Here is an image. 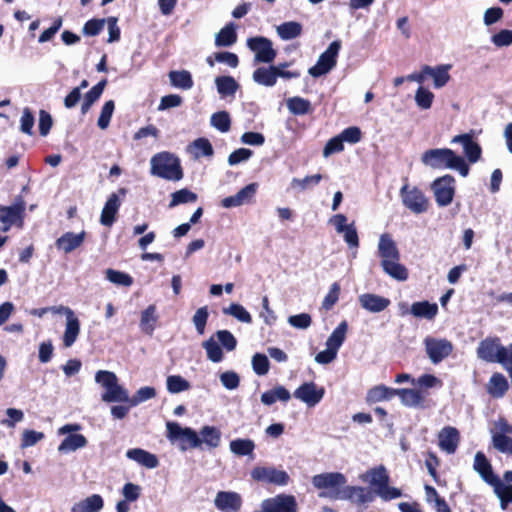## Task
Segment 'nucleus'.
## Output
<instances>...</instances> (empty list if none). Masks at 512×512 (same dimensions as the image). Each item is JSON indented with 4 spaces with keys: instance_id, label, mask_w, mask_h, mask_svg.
I'll return each instance as SVG.
<instances>
[{
    "instance_id": "f257e3e1",
    "label": "nucleus",
    "mask_w": 512,
    "mask_h": 512,
    "mask_svg": "<svg viewBox=\"0 0 512 512\" xmlns=\"http://www.w3.org/2000/svg\"><path fill=\"white\" fill-rule=\"evenodd\" d=\"M378 254L381 257V267L390 277L405 281L408 278V270L400 261V253L392 237L384 233L380 235L378 242Z\"/></svg>"
},
{
    "instance_id": "f03ea898",
    "label": "nucleus",
    "mask_w": 512,
    "mask_h": 512,
    "mask_svg": "<svg viewBox=\"0 0 512 512\" xmlns=\"http://www.w3.org/2000/svg\"><path fill=\"white\" fill-rule=\"evenodd\" d=\"M421 162L433 169H452L463 177L469 173V166L462 156L448 148H435L425 151L421 156Z\"/></svg>"
},
{
    "instance_id": "7ed1b4c3",
    "label": "nucleus",
    "mask_w": 512,
    "mask_h": 512,
    "mask_svg": "<svg viewBox=\"0 0 512 512\" xmlns=\"http://www.w3.org/2000/svg\"><path fill=\"white\" fill-rule=\"evenodd\" d=\"M362 482L368 483L373 488V494L383 501H390L401 497V490L389 486V474L383 465L371 468L359 476Z\"/></svg>"
},
{
    "instance_id": "20e7f679",
    "label": "nucleus",
    "mask_w": 512,
    "mask_h": 512,
    "mask_svg": "<svg viewBox=\"0 0 512 512\" xmlns=\"http://www.w3.org/2000/svg\"><path fill=\"white\" fill-rule=\"evenodd\" d=\"M151 174L169 181H179L183 178L180 159L173 153L160 152L151 160Z\"/></svg>"
},
{
    "instance_id": "39448f33",
    "label": "nucleus",
    "mask_w": 512,
    "mask_h": 512,
    "mask_svg": "<svg viewBox=\"0 0 512 512\" xmlns=\"http://www.w3.org/2000/svg\"><path fill=\"white\" fill-rule=\"evenodd\" d=\"M95 382L105 389L102 401L125 402L129 400V392L118 384V378L114 372L99 370L95 374Z\"/></svg>"
},
{
    "instance_id": "423d86ee",
    "label": "nucleus",
    "mask_w": 512,
    "mask_h": 512,
    "mask_svg": "<svg viewBox=\"0 0 512 512\" xmlns=\"http://www.w3.org/2000/svg\"><path fill=\"white\" fill-rule=\"evenodd\" d=\"M167 438L171 443H178L181 451L201 446L199 435L190 427H182L176 422H167Z\"/></svg>"
},
{
    "instance_id": "0eeeda50",
    "label": "nucleus",
    "mask_w": 512,
    "mask_h": 512,
    "mask_svg": "<svg viewBox=\"0 0 512 512\" xmlns=\"http://www.w3.org/2000/svg\"><path fill=\"white\" fill-rule=\"evenodd\" d=\"M399 194L404 207L412 213L419 215L427 212L429 200L418 187L404 184Z\"/></svg>"
},
{
    "instance_id": "6e6552de",
    "label": "nucleus",
    "mask_w": 512,
    "mask_h": 512,
    "mask_svg": "<svg viewBox=\"0 0 512 512\" xmlns=\"http://www.w3.org/2000/svg\"><path fill=\"white\" fill-rule=\"evenodd\" d=\"M347 482L346 477L340 472H326L314 475L312 477V484L315 488L326 490L320 493V497H328L335 499L333 496L336 491L342 490Z\"/></svg>"
},
{
    "instance_id": "1a4fd4ad",
    "label": "nucleus",
    "mask_w": 512,
    "mask_h": 512,
    "mask_svg": "<svg viewBox=\"0 0 512 512\" xmlns=\"http://www.w3.org/2000/svg\"><path fill=\"white\" fill-rule=\"evenodd\" d=\"M341 49V41L335 40L319 56L316 64L309 68L308 73L312 77H321L329 73L337 64V57Z\"/></svg>"
},
{
    "instance_id": "9d476101",
    "label": "nucleus",
    "mask_w": 512,
    "mask_h": 512,
    "mask_svg": "<svg viewBox=\"0 0 512 512\" xmlns=\"http://www.w3.org/2000/svg\"><path fill=\"white\" fill-rule=\"evenodd\" d=\"M298 505L296 498L290 494H278L274 497L263 500L260 509L254 512H297Z\"/></svg>"
},
{
    "instance_id": "9b49d317",
    "label": "nucleus",
    "mask_w": 512,
    "mask_h": 512,
    "mask_svg": "<svg viewBox=\"0 0 512 512\" xmlns=\"http://www.w3.org/2000/svg\"><path fill=\"white\" fill-rule=\"evenodd\" d=\"M251 477L256 481L276 486H286L290 481V476L286 471L272 466H257L253 468Z\"/></svg>"
},
{
    "instance_id": "f8f14e48",
    "label": "nucleus",
    "mask_w": 512,
    "mask_h": 512,
    "mask_svg": "<svg viewBox=\"0 0 512 512\" xmlns=\"http://www.w3.org/2000/svg\"><path fill=\"white\" fill-rule=\"evenodd\" d=\"M247 46L255 53L254 62L256 63H271L276 58L277 52L273 48L271 40L266 37L249 38Z\"/></svg>"
},
{
    "instance_id": "ddd939ff",
    "label": "nucleus",
    "mask_w": 512,
    "mask_h": 512,
    "mask_svg": "<svg viewBox=\"0 0 512 512\" xmlns=\"http://www.w3.org/2000/svg\"><path fill=\"white\" fill-rule=\"evenodd\" d=\"M425 350L433 364H438L453 351L452 343L444 338L428 336L424 339Z\"/></svg>"
},
{
    "instance_id": "4468645a",
    "label": "nucleus",
    "mask_w": 512,
    "mask_h": 512,
    "mask_svg": "<svg viewBox=\"0 0 512 512\" xmlns=\"http://www.w3.org/2000/svg\"><path fill=\"white\" fill-rule=\"evenodd\" d=\"M454 182L455 180L451 175H445L437 178L432 183L431 187L438 206L446 207L452 202L455 193Z\"/></svg>"
},
{
    "instance_id": "2eb2a0df",
    "label": "nucleus",
    "mask_w": 512,
    "mask_h": 512,
    "mask_svg": "<svg viewBox=\"0 0 512 512\" xmlns=\"http://www.w3.org/2000/svg\"><path fill=\"white\" fill-rule=\"evenodd\" d=\"M337 500H349L354 504L363 505L374 500L372 490L361 486H344L342 490L336 491L333 495Z\"/></svg>"
},
{
    "instance_id": "dca6fc26",
    "label": "nucleus",
    "mask_w": 512,
    "mask_h": 512,
    "mask_svg": "<svg viewBox=\"0 0 512 512\" xmlns=\"http://www.w3.org/2000/svg\"><path fill=\"white\" fill-rule=\"evenodd\" d=\"M325 394V389L318 386L315 382H305L300 385L293 393L294 397L305 403L308 407H315L321 402Z\"/></svg>"
},
{
    "instance_id": "f3484780",
    "label": "nucleus",
    "mask_w": 512,
    "mask_h": 512,
    "mask_svg": "<svg viewBox=\"0 0 512 512\" xmlns=\"http://www.w3.org/2000/svg\"><path fill=\"white\" fill-rule=\"evenodd\" d=\"M330 223L334 225L337 233L342 234L344 241L351 249H357L359 238L357 230L353 223L347 224V217L344 214H336L330 218Z\"/></svg>"
},
{
    "instance_id": "a211bd4d",
    "label": "nucleus",
    "mask_w": 512,
    "mask_h": 512,
    "mask_svg": "<svg viewBox=\"0 0 512 512\" xmlns=\"http://www.w3.org/2000/svg\"><path fill=\"white\" fill-rule=\"evenodd\" d=\"M258 189L257 183H250L240 189L235 195L222 199L221 205L226 209L239 207L253 202Z\"/></svg>"
},
{
    "instance_id": "6ab92c4d",
    "label": "nucleus",
    "mask_w": 512,
    "mask_h": 512,
    "mask_svg": "<svg viewBox=\"0 0 512 512\" xmlns=\"http://www.w3.org/2000/svg\"><path fill=\"white\" fill-rule=\"evenodd\" d=\"M24 209L22 202L11 206H0V222L3 224L4 232H7L14 224L22 226Z\"/></svg>"
},
{
    "instance_id": "aec40b11",
    "label": "nucleus",
    "mask_w": 512,
    "mask_h": 512,
    "mask_svg": "<svg viewBox=\"0 0 512 512\" xmlns=\"http://www.w3.org/2000/svg\"><path fill=\"white\" fill-rule=\"evenodd\" d=\"M214 505L221 512H238L242 506V498L233 491H219L214 498Z\"/></svg>"
},
{
    "instance_id": "412c9836",
    "label": "nucleus",
    "mask_w": 512,
    "mask_h": 512,
    "mask_svg": "<svg viewBox=\"0 0 512 512\" xmlns=\"http://www.w3.org/2000/svg\"><path fill=\"white\" fill-rule=\"evenodd\" d=\"M452 144H461L463 151L470 163H476L481 157V147L473 140L470 133L456 135L451 139Z\"/></svg>"
},
{
    "instance_id": "4be33fe9",
    "label": "nucleus",
    "mask_w": 512,
    "mask_h": 512,
    "mask_svg": "<svg viewBox=\"0 0 512 512\" xmlns=\"http://www.w3.org/2000/svg\"><path fill=\"white\" fill-rule=\"evenodd\" d=\"M460 442L459 431L452 426H446L438 433V445L447 454H454Z\"/></svg>"
},
{
    "instance_id": "5701e85b",
    "label": "nucleus",
    "mask_w": 512,
    "mask_h": 512,
    "mask_svg": "<svg viewBox=\"0 0 512 512\" xmlns=\"http://www.w3.org/2000/svg\"><path fill=\"white\" fill-rule=\"evenodd\" d=\"M85 238V231L79 233L66 232L56 240L55 246L58 250L68 254L79 248L84 243Z\"/></svg>"
},
{
    "instance_id": "b1692460",
    "label": "nucleus",
    "mask_w": 512,
    "mask_h": 512,
    "mask_svg": "<svg viewBox=\"0 0 512 512\" xmlns=\"http://www.w3.org/2000/svg\"><path fill=\"white\" fill-rule=\"evenodd\" d=\"M473 468L490 486H493L500 480V478L494 474L490 462L482 452L476 453Z\"/></svg>"
},
{
    "instance_id": "393cba45",
    "label": "nucleus",
    "mask_w": 512,
    "mask_h": 512,
    "mask_svg": "<svg viewBox=\"0 0 512 512\" xmlns=\"http://www.w3.org/2000/svg\"><path fill=\"white\" fill-rule=\"evenodd\" d=\"M500 345L498 338H486L479 343L477 356L486 362L495 363L499 356Z\"/></svg>"
},
{
    "instance_id": "a878e982",
    "label": "nucleus",
    "mask_w": 512,
    "mask_h": 512,
    "mask_svg": "<svg viewBox=\"0 0 512 512\" xmlns=\"http://www.w3.org/2000/svg\"><path fill=\"white\" fill-rule=\"evenodd\" d=\"M361 307L372 313H379L390 305V300L383 296L365 293L358 298Z\"/></svg>"
},
{
    "instance_id": "bb28decb",
    "label": "nucleus",
    "mask_w": 512,
    "mask_h": 512,
    "mask_svg": "<svg viewBox=\"0 0 512 512\" xmlns=\"http://www.w3.org/2000/svg\"><path fill=\"white\" fill-rule=\"evenodd\" d=\"M126 457L148 469H154L159 465V461L156 455L141 448H133L127 450Z\"/></svg>"
},
{
    "instance_id": "cd10ccee",
    "label": "nucleus",
    "mask_w": 512,
    "mask_h": 512,
    "mask_svg": "<svg viewBox=\"0 0 512 512\" xmlns=\"http://www.w3.org/2000/svg\"><path fill=\"white\" fill-rule=\"evenodd\" d=\"M451 68V64H441L435 67L425 65V73H428V76L432 77L434 88L440 89L449 82V71Z\"/></svg>"
},
{
    "instance_id": "c85d7f7f",
    "label": "nucleus",
    "mask_w": 512,
    "mask_h": 512,
    "mask_svg": "<svg viewBox=\"0 0 512 512\" xmlns=\"http://www.w3.org/2000/svg\"><path fill=\"white\" fill-rule=\"evenodd\" d=\"M215 85L221 99H234L240 85L232 76H218Z\"/></svg>"
},
{
    "instance_id": "c756f323",
    "label": "nucleus",
    "mask_w": 512,
    "mask_h": 512,
    "mask_svg": "<svg viewBox=\"0 0 512 512\" xmlns=\"http://www.w3.org/2000/svg\"><path fill=\"white\" fill-rule=\"evenodd\" d=\"M104 506L103 498L99 494H93L71 507V512H99Z\"/></svg>"
},
{
    "instance_id": "7c9ffc66",
    "label": "nucleus",
    "mask_w": 512,
    "mask_h": 512,
    "mask_svg": "<svg viewBox=\"0 0 512 512\" xmlns=\"http://www.w3.org/2000/svg\"><path fill=\"white\" fill-rule=\"evenodd\" d=\"M252 78L259 85L272 87L277 82L276 66L259 67L253 72Z\"/></svg>"
},
{
    "instance_id": "2f4dec72",
    "label": "nucleus",
    "mask_w": 512,
    "mask_h": 512,
    "mask_svg": "<svg viewBox=\"0 0 512 512\" xmlns=\"http://www.w3.org/2000/svg\"><path fill=\"white\" fill-rule=\"evenodd\" d=\"M509 388V383L505 376L501 373H494L488 383L487 392L493 398H502Z\"/></svg>"
},
{
    "instance_id": "473e14b6",
    "label": "nucleus",
    "mask_w": 512,
    "mask_h": 512,
    "mask_svg": "<svg viewBox=\"0 0 512 512\" xmlns=\"http://www.w3.org/2000/svg\"><path fill=\"white\" fill-rule=\"evenodd\" d=\"M120 207V200L117 194L113 193L106 201L101 213L100 222L104 226H111L114 223L115 215Z\"/></svg>"
},
{
    "instance_id": "72a5a7b5",
    "label": "nucleus",
    "mask_w": 512,
    "mask_h": 512,
    "mask_svg": "<svg viewBox=\"0 0 512 512\" xmlns=\"http://www.w3.org/2000/svg\"><path fill=\"white\" fill-rule=\"evenodd\" d=\"M438 313V306L436 303L428 301L414 302L410 307V314L416 318H425L432 320Z\"/></svg>"
},
{
    "instance_id": "f704fd0d",
    "label": "nucleus",
    "mask_w": 512,
    "mask_h": 512,
    "mask_svg": "<svg viewBox=\"0 0 512 512\" xmlns=\"http://www.w3.org/2000/svg\"><path fill=\"white\" fill-rule=\"evenodd\" d=\"M291 399L290 392L284 386H276L274 389L265 391L261 395V402L266 406L273 405L276 401L288 402Z\"/></svg>"
},
{
    "instance_id": "c9c22d12",
    "label": "nucleus",
    "mask_w": 512,
    "mask_h": 512,
    "mask_svg": "<svg viewBox=\"0 0 512 512\" xmlns=\"http://www.w3.org/2000/svg\"><path fill=\"white\" fill-rule=\"evenodd\" d=\"M347 331L348 323L344 320L338 324L327 338L325 346L338 352L346 339Z\"/></svg>"
},
{
    "instance_id": "e433bc0d",
    "label": "nucleus",
    "mask_w": 512,
    "mask_h": 512,
    "mask_svg": "<svg viewBox=\"0 0 512 512\" xmlns=\"http://www.w3.org/2000/svg\"><path fill=\"white\" fill-rule=\"evenodd\" d=\"M80 333V322L75 313L66 319L65 331L63 334V344L65 347H71L77 340Z\"/></svg>"
},
{
    "instance_id": "4c0bfd02",
    "label": "nucleus",
    "mask_w": 512,
    "mask_h": 512,
    "mask_svg": "<svg viewBox=\"0 0 512 512\" xmlns=\"http://www.w3.org/2000/svg\"><path fill=\"white\" fill-rule=\"evenodd\" d=\"M87 442L86 437L82 434H70L62 440L58 446V451L61 453L73 452L77 449L84 448Z\"/></svg>"
},
{
    "instance_id": "58836bf2",
    "label": "nucleus",
    "mask_w": 512,
    "mask_h": 512,
    "mask_svg": "<svg viewBox=\"0 0 512 512\" xmlns=\"http://www.w3.org/2000/svg\"><path fill=\"white\" fill-rule=\"evenodd\" d=\"M277 35L284 41L299 37L302 33V25L296 21L284 22L276 27Z\"/></svg>"
},
{
    "instance_id": "ea45409f",
    "label": "nucleus",
    "mask_w": 512,
    "mask_h": 512,
    "mask_svg": "<svg viewBox=\"0 0 512 512\" xmlns=\"http://www.w3.org/2000/svg\"><path fill=\"white\" fill-rule=\"evenodd\" d=\"M396 396H399L402 404L407 407H419L424 401L423 394L416 389H396Z\"/></svg>"
},
{
    "instance_id": "a19ab883",
    "label": "nucleus",
    "mask_w": 512,
    "mask_h": 512,
    "mask_svg": "<svg viewBox=\"0 0 512 512\" xmlns=\"http://www.w3.org/2000/svg\"><path fill=\"white\" fill-rule=\"evenodd\" d=\"M188 151L195 159L200 157H211L214 153L212 144L206 138H198L194 140L188 146Z\"/></svg>"
},
{
    "instance_id": "79ce46f5",
    "label": "nucleus",
    "mask_w": 512,
    "mask_h": 512,
    "mask_svg": "<svg viewBox=\"0 0 512 512\" xmlns=\"http://www.w3.org/2000/svg\"><path fill=\"white\" fill-rule=\"evenodd\" d=\"M396 396V389L387 387L385 385H378L371 388L367 393V401L377 403L385 400H390Z\"/></svg>"
},
{
    "instance_id": "37998d69",
    "label": "nucleus",
    "mask_w": 512,
    "mask_h": 512,
    "mask_svg": "<svg viewBox=\"0 0 512 512\" xmlns=\"http://www.w3.org/2000/svg\"><path fill=\"white\" fill-rule=\"evenodd\" d=\"M107 81L104 79L98 84L93 86L84 96V101L81 105L82 114H86L91 106L101 97Z\"/></svg>"
},
{
    "instance_id": "c03bdc74",
    "label": "nucleus",
    "mask_w": 512,
    "mask_h": 512,
    "mask_svg": "<svg viewBox=\"0 0 512 512\" xmlns=\"http://www.w3.org/2000/svg\"><path fill=\"white\" fill-rule=\"evenodd\" d=\"M236 40L235 24L229 23L218 32L215 38V44L219 47H229L232 46Z\"/></svg>"
},
{
    "instance_id": "a18cd8bd",
    "label": "nucleus",
    "mask_w": 512,
    "mask_h": 512,
    "mask_svg": "<svg viewBox=\"0 0 512 512\" xmlns=\"http://www.w3.org/2000/svg\"><path fill=\"white\" fill-rule=\"evenodd\" d=\"M286 106L293 115H305L312 111L311 102L299 96L288 98Z\"/></svg>"
},
{
    "instance_id": "49530a36",
    "label": "nucleus",
    "mask_w": 512,
    "mask_h": 512,
    "mask_svg": "<svg viewBox=\"0 0 512 512\" xmlns=\"http://www.w3.org/2000/svg\"><path fill=\"white\" fill-rule=\"evenodd\" d=\"M201 444L204 443L210 448H216L221 441V432L214 426H203L199 432Z\"/></svg>"
},
{
    "instance_id": "de8ad7c7",
    "label": "nucleus",
    "mask_w": 512,
    "mask_h": 512,
    "mask_svg": "<svg viewBox=\"0 0 512 512\" xmlns=\"http://www.w3.org/2000/svg\"><path fill=\"white\" fill-rule=\"evenodd\" d=\"M202 347L206 351L207 358L213 363H219L224 358V353L222 351L221 346L215 339V336L212 335L206 341L202 343Z\"/></svg>"
},
{
    "instance_id": "09e8293b",
    "label": "nucleus",
    "mask_w": 512,
    "mask_h": 512,
    "mask_svg": "<svg viewBox=\"0 0 512 512\" xmlns=\"http://www.w3.org/2000/svg\"><path fill=\"white\" fill-rule=\"evenodd\" d=\"M169 79L171 84L182 90H189L193 87V79L190 72L186 70L182 71H171L169 73Z\"/></svg>"
},
{
    "instance_id": "8fccbe9b",
    "label": "nucleus",
    "mask_w": 512,
    "mask_h": 512,
    "mask_svg": "<svg viewBox=\"0 0 512 512\" xmlns=\"http://www.w3.org/2000/svg\"><path fill=\"white\" fill-rule=\"evenodd\" d=\"M156 321V307L154 305H150L141 313V330L147 335H152Z\"/></svg>"
},
{
    "instance_id": "3c124183",
    "label": "nucleus",
    "mask_w": 512,
    "mask_h": 512,
    "mask_svg": "<svg viewBox=\"0 0 512 512\" xmlns=\"http://www.w3.org/2000/svg\"><path fill=\"white\" fill-rule=\"evenodd\" d=\"M230 451L237 456H249L253 454L255 443L251 439H235L229 444Z\"/></svg>"
},
{
    "instance_id": "603ef678",
    "label": "nucleus",
    "mask_w": 512,
    "mask_h": 512,
    "mask_svg": "<svg viewBox=\"0 0 512 512\" xmlns=\"http://www.w3.org/2000/svg\"><path fill=\"white\" fill-rule=\"evenodd\" d=\"M493 491L500 501L502 510H506L509 503H512V485H504L501 481H497L493 486Z\"/></svg>"
},
{
    "instance_id": "864d4df0",
    "label": "nucleus",
    "mask_w": 512,
    "mask_h": 512,
    "mask_svg": "<svg viewBox=\"0 0 512 512\" xmlns=\"http://www.w3.org/2000/svg\"><path fill=\"white\" fill-rule=\"evenodd\" d=\"M167 390L172 394L181 393L190 389V383L180 375H170L166 379Z\"/></svg>"
},
{
    "instance_id": "5fc2aeb1",
    "label": "nucleus",
    "mask_w": 512,
    "mask_h": 512,
    "mask_svg": "<svg viewBox=\"0 0 512 512\" xmlns=\"http://www.w3.org/2000/svg\"><path fill=\"white\" fill-rule=\"evenodd\" d=\"M210 124L221 133H226L230 130L231 119L229 113L226 111H219L212 114Z\"/></svg>"
},
{
    "instance_id": "6e6d98bb",
    "label": "nucleus",
    "mask_w": 512,
    "mask_h": 512,
    "mask_svg": "<svg viewBox=\"0 0 512 512\" xmlns=\"http://www.w3.org/2000/svg\"><path fill=\"white\" fill-rule=\"evenodd\" d=\"M105 276L109 282L118 286L129 287L133 284V278L122 271L109 268L105 271Z\"/></svg>"
},
{
    "instance_id": "4d7b16f0",
    "label": "nucleus",
    "mask_w": 512,
    "mask_h": 512,
    "mask_svg": "<svg viewBox=\"0 0 512 512\" xmlns=\"http://www.w3.org/2000/svg\"><path fill=\"white\" fill-rule=\"evenodd\" d=\"M197 198L196 193L188 190L187 188H183L171 194L169 207L173 208L180 204L192 203L195 202Z\"/></svg>"
},
{
    "instance_id": "13d9d810",
    "label": "nucleus",
    "mask_w": 512,
    "mask_h": 512,
    "mask_svg": "<svg viewBox=\"0 0 512 512\" xmlns=\"http://www.w3.org/2000/svg\"><path fill=\"white\" fill-rule=\"evenodd\" d=\"M223 313L236 318L242 323L250 324L252 317L250 313L240 304L232 303L229 307L223 308Z\"/></svg>"
},
{
    "instance_id": "bf43d9fd",
    "label": "nucleus",
    "mask_w": 512,
    "mask_h": 512,
    "mask_svg": "<svg viewBox=\"0 0 512 512\" xmlns=\"http://www.w3.org/2000/svg\"><path fill=\"white\" fill-rule=\"evenodd\" d=\"M415 103L416 105L422 109L427 110L430 109L434 100V94L428 90L427 88L420 86L415 93Z\"/></svg>"
},
{
    "instance_id": "052dcab7",
    "label": "nucleus",
    "mask_w": 512,
    "mask_h": 512,
    "mask_svg": "<svg viewBox=\"0 0 512 512\" xmlns=\"http://www.w3.org/2000/svg\"><path fill=\"white\" fill-rule=\"evenodd\" d=\"M156 396V390L150 386H144L137 390L133 397L129 396V400L126 401L130 406H137L138 404L152 399Z\"/></svg>"
},
{
    "instance_id": "680f3d73",
    "label": "nucleus",
    "mask_w": 512,
    "mask_h": 512,
    "mask_svg": "<svg viewBox=\"0 0 512 512\" xmlns=\"http://www.w3.org/2000/svg\"><path fill=\"white\" fill-rule=\"evenodd\" d=\"M492 444L499 452L512 456V438L510 436L493 434Z\"/></svg>"
},
{
    "instance_id": "e2e57ef3",
    "label": "nucleus",
    "mask_w": 512,
    "mask_h": 512,
    "mask_svg": "<svg viewBox=\"0 0 512 512\" xmlns=\"http://www.w3.org/2000/svg\"><path fill=\"white\" fill-rule=\"evenodd\" d=\"M215 339L221 346L228 352L235 350L237 340L234 335L228 330H218L215 334Z\"/></svg>"
},
{
    "instance_id": "0e129e2a",
    "label": "nucleus",
    "mask_w": 512,
    "mask_h": 512,
    "mask_svg": "<svg viewBox=\"0 0 512 512\" xmlns=\"http://www.w3.org/2000/svg\"><path fill=\"white\" fill-rule=\"evenodd\" d=\"M114 109L115 103L113 100L104 103L97 121V125L100 129L105 130L108 128Z\"/></svg>"
},
{
    "instance_id": "69168bd1",
    "label": "nucleus",
    "mask_w": 512,
    "mask_h": 512,
    "mask_svg": "<svg viewBox=\"0 0 512 512\" xmlns=\"http://www.w3.org/2000/svg\"><path fill=\"white\" fill-rule=\"evenodd\" d=\"M321 180V174L306 176L303 179L293 178L291 181V187L299 189L300 191H304L311 188L312 186H316Z\"/></svg>"
},
{
    "instance_id": "338daca9",
    "label": "nucleus",
    "mask_w": 512,
    "mask_h": 512,
    "mask_svg": "<svg viewBox=\"0 0 512 512\" xmlns=\"http://www.w3.org/2000/svg\"><path fill=\"white\" fill-rule=\"evenodd\" d=\"M45 437L44 433L35 430L26 429L22 433L20 447L22 449L32 447Z\"/></svg>"
},
{
    "instance_id": "774afa93",
    "label": "nucleus",
    "mask_w": 512,
    "mask_h": 512,
    "mask_svg": "<svg viewBox=\"0 0 512 512\" xmlns=\"http://www.w3.org/2000/svg\"><path fill=\"white\" fill-rule=\"evenodd\" d=\"M269 367H270V364H269L268 357L266 355L261 354V353H256L252 357V368H253V371L257 375H259V376L266 375L269 372Z\"/></svg>"
}]
</instances>
